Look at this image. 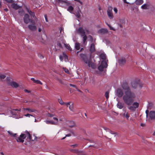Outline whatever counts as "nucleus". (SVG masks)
Wrapping results in <instances>:
<instances>
[{
  "instance_id": "f8f14e48",
  "label": "nucleus",
  "mask_w": 155,
  "mask_h": 155,
  "mask_svg": "<svg viewBox=\"0 0 155 155\" xmlns=\"http://www.w3.org/2000/svg\"><path fill=\"white\" fill-rule=\"evenodd\" d=\"M149 117L152 120H155V112L154 111H150L149 114Z\"/></svg>"
},
{
  "instance_id": "4468645a",
  "label": "nucleus",
  "mask_w": 155,
  "mask_h": 155,
  "mask_svg": "<svg viewBox=\"0 0 155 155\" xmlns=\"http://www.w3.org/2000/svg\"><path fill=\"white\" fill-rule=\"evenodd\" d=\"M87 64L88 66L89 67H91L93 69H94L96 68V66L95 64L92 62L91 60H89L88 63H87Z\"/></svg>"
},
{
  "instance_id": "c9c22d12",
  "label": "nucleus",
  "mask_w": 155,
  "mask_h": 155,
  "mask_svg": "<svg viewBox=\"0 0 155 155\" xmlns=\"http://www.w3.org/2000/svg\"><path fill=\"white\" fill-rule=\"evenodd\" d=\"M128 108L129 110L132 111H135L136 110V107L134 106H132L129 107Z\"/></svg>"
},
{
  "instance_id": "c03bdc74",
  "label": "nucleus",
  "mask_w": 155,
  "mask_h": 155,
  "mask_svg": "<svg viewBox=\"0 0 155 155\" xmlns=\"http://www.w3.org/2000/svg\"><path fill=\"white\" fill-rule=\"evenodd\" d=\"M153 106V104L152 103H149L148 106L147 107V108H148V109H151L152 107Z\"/></svg>"
},
{
  "instance_id": "f704fd0d",
  "label": "nucleus",
  "mask_w": 155,
  "mask_h": 155,
  "mask_svg": "<svg viewBox=\"0 0 155 155\" xmlns=\"http://www.w3.org/2000/svg\"><path fill=\"white\" fill-rule=\"evenodd\" d=\"M6 76L4 74L0 75V81H2V79H5Z\"/></svg>"
},
{
  "instance_id": "49530a36",
  "label": "nucleus",
  "mask_w": 155,
  "mask_h": 155,
  "mask_svg": "<svg viewBox=\"0 0 155 155\" xmlns=\"http://www.w3.org/2000/svg\"><path fill=\"white\" fill-rule=\"evenodd\" d=\"M35 83L38 84H40L41 85L42 84V83L39 80H35Z\"/></svg>"
},
{
  "instance_id": "c85d7f7f",
  "label": "nucleus",
  "mask_w": 155,
  "mask_h": 155,
  "mask_svg": "<svg viewBox=\"0 0 155 155\" xmlns=\"http://www.w3.org/2000/svg\"><path fill=\"white\" fill-rule=\"evenodd\" d=\"M88 37L89 38V40L92 43L93 42H95L96 39H94L92 37L91 35H89Z\"/></svg>"
},
{
  "instance_id": "4d7b16f0",
  "label": "nucleus",
  "mask_w": 155,
  "mask_h": 155,
  "mask_svg": "<svg viewBox=\"0 0 155 155\" xmlns=\"http://www.w3.org/2000/svg\"><path fill=\"white\" fill-rule=\"evenodd\" d=\"M63 57L65 58V59L68 58V56L66 55V54L64 53H63Z\"/></svg>"
},
{
  "instance_id": "4be33fe9",
  "label": "nucleus",
  "mask_w": 155,
  "mask_h": 155,
  "mask_svg": "<svg viewBox=\"0 0 155 155\" xmlns=\"http://www.w3.org/2000/svg\"><path fill=\"white\" fill-rule=\"evenodd\" d=\"M150 5L148 4H145L142 5L141 8L142 9H149Z\"/></svg>"
},
{
  "instance_id": "a878e982",
  "label": "nucleus",
  "mask_w": 155,
  "mask_h": 155,
  "mask_svg": "<svg viewBox=\"0 0 155 155\" xmlns=\"http://www.w3.org/2000/svg\"><path fill=\"white\" fill-rule=\"evenodd\" d=\"M101 65H102V66L105 68H106L107 66V63L104 60L101 61Z\"/></svg>"
},
{
  "instance_id": "423d86ee",
  "label": "nucleus",
  "mask_w": 155,
  "mask_h": 155,
  "mask_svg": "<svg viewBox=\"0 0 155 155\" xmlns=\"http://www.w3.org/2000/svg\"><path fill=\"white\" fill-rule=\"evenodd\" d=\"M126 62V59L125 58L122 57L118 60L119 65L120 66H123L124 65Z\"/></svg>"
},
{
  "instance_id": "f257e3e1",
  "label": "nucleus",
  "mask_w": 155,
  "mask_h": 155,
  "mask_svg": "<svg viewBox=\"0 0 155 155\" xmlns=\"http://www.w3.org/2000/svg\"><path fill=\"white\" fill-rule=\"evenodd\" d=\"M121 87L125 94L123 97L124 103L128 105H131L133 104L136 97L135 94L131 91L128 83L127 82L123 83L121 85Z\"/></svg>"
},
{
  "instance_id": "39448f33",
  "label": "nucleus",
  "mask_w": 155,
  "mask_h": 155,
  "mask_svg": "<svg viewBox=\"0 0 155 155\" xmlns=\"http://www.w3.org/2000/svg\"><path fill=\"white\" fill-rule=\"evenodd\" d=\"M123 90L120 88H118L116 91V95L119 97H121L123 95Z\"/></svg>"
},
{
  "instance_id": "7c9ffc66",
  "label": "nucleus",
  "mask_w": 155,
  "mask_h": 155,
  "mask_svg": "<svg viewBox=\"0 0 155 155\" xmlns=\"http://www.w3.org/2000/svg\"><path fill=\"white\" fill-rule=\"evenodd\" d=\"M80 45L79 43H76L75 45V48L77 50H78L80 49Z\"/></svg>"
},
{
  "instance_id": "393cba45",
  "label": "nucleus",
  "mask_w": 155,
  "mask_h": 155,
  "mask_svg": "<svg viewBox=\"0 0 155 155\" xmlns=\"http://www.w3.org/2000/svg\"><path fill=\"white\" fill-rule=\"evenodd\" d=\"M76 153L78 155H86V153L85 152L82 151H78V152L76 151Z\"/></svg>"
},
{
  "instance_id": "338daca9",
  "label": "nucleus",
  "mask_w": 155,
  "mask_h": 155,
  "mask_svg": "<svg viewBox=\"0 0 155 155\" xmlns=\"http://www.w3.org/2000/svg\"><path fill=\"white\" fill-rule=\"evenodd\" d=\"M114 11L116 13H117V8H114Z\"/></svg>"
},
{
  "instance_id": "6e6d98bb",
  "label": "nucleus",
  "mask_w": 155,
  "mask_h": 155,
  "mask_svg": "<svg viewBox=\"0 0 155 155\" xmlns=\"http://www.w3.org/2000/svg\"><path fill=\"white\" fill-rule=\"evenodd\" d=\"M78 145L77 144H75L74 145H70V147H73V148L76 147L78 146Z\"/></svg>"
},
{
  "instance_id": "1a4fd4ad",
  "label": "nucleus",
  "mask_w": 155,
  "mask_h": 155,
  "mask_svg": "<svg viewBox=\"0 0 155 155\" xmlns=\"http://www.w3.org/2000/svg\"><path fill=\"white\" fill-rule=\"evenodd\" d=\"M131 85L132 87L134 88H136L138 86H140V87H142L139 82L135 81H133L131 83Z\"/></svg>"
},
{
  "instance_id": "9d476101",
  "label": "nucleus",
  "mask_w": 155,
  "mask_h": 155,
  "mask_svg": "<svg viewBox=\"0 0 155 155\" xmlns=\"http://www.w3.org/2000/svg\"><path fill=\"white\" fill-rule=\"evenodd\" d=\"M80 55L81 59L84 61L85 63L87 64L90 60H88L86 55L83 54H81Z\"/></svg>"
},
{
  "instance_id": "6e6552de",
  "label": "nucleus",
  "mask_w": 155,
  "mask_h": 155,
  "mask_svg": "<svg viewBox=\"0 0 155 155\" xmlns=\"http://www.w3.org/2000/svg\"><path fill=\"white\" fill-rule=\"evenodd\" d=\"M77 32L78 33L80 34L81 37H82L84 35H85V30L82 27H79L77 30Z\"/></svg>"
},
{
  "instance_id": "69168bd1",
  "label": "nucleus",
  "mask_w": 155,
  "mask_h": 155,
  "mask_svg": "<svg viewBox=\"0 0 155 155\" xmlns=\"http://www.w3.org/2000/svg\"><path fill=\"white\" fill-rule=\"evenodd\" d=\"M57 45L59 46L60 48H62V45H61V44L60 43H58L57 44Z\"/></svg>"
},
{
  "instance_id": "864d4df0",
  "label": "nucleus",
  "mask_w": 155,
  "mask_h": 155,
  "mask_svg": "<svg viewBox=\"0 0 155 155\" xmlns=\"http://www.w3.org/2000/svg\"><path fill=\"white\" fill-rule=\"evenodd\" d=\"M7 2L9 3H12L13 2V0H5Z\"/></svg>"
},
{
  "instance_id": "37998d69",
  "label": "nucleus",
  "mask_w": 155,
  "mask_h": 155,
  "mask_svg": "<svg viewBox=\"0 0 155 155\" xmlns=\"http://www.w3.org/2000/svg\"><path fill=\"white\" fill-rule=\"evenodd\" d=\"M104 68L102 66V65H100L98 67V70L101 71H103Z\"/></svg>"
},
{
  "instance_id": "e2e57ef3",
  "label": "nucleus",
  "mask_w": 155,
  "mask_h": 155,
  "mask_svg": "<svg viewBox=\"0 0 155 155\" xmlns=\"http://www.w3.org/2000/svg\"><path fill=\"white\" fill-rule=\"evenodd\" d=\"M109 131L112 134H117V133H114V132H113V131L111 130H109Z\"/></svg>"
},
{
  "instance_id": "774afa93",
  "label": "nucleus",
  "mask_w": 155,
  "mask_h": 155,
  "mask_svg": "<svg viewBox=\"0 0 155 155\" xmlns=\"http://www.w3.org/2000/svg\"><path fill=\"white\" fill-rule=\"evenodd\" d=\"M45 19L46 21V22H48V19H47V15H45Z\"/></svg>"
},
{
  "instance_id": "3c124183",
  "label": "nucleus",
  "mask_w": 155,
  "mask_h": 155,
  "mask_svg": "<svg viewBox=\"0 0 155 155\" xmlns=\"http://www.w3.org/2000/svg\"><path fill=\"white\" fill-rule=\"evenodd\" d=\"M63 70L66 73H67L68 74L69 73V71L68 69L65 68H63Z\"/></svg>"
},
{
  "instance_id": "ea45409f",
  "label": "nucleus",
  "mask_w": 155,
  "mask_h": 155,
  "mask_svg": "<svg viewBox=\"0 0 155 155\" xmlns=\"http://www.w3.org/2000/svg\"><path fill=\"white\" fill-rule=\"evenodd\" d=\"M73 9L74 8L72 6H70L68 7V10L71 13V12L73 10Z\"/></svg>"
},
{
  "instance_id": "bb28decb",
  "label": "nucleus",
  "mask_w": 155,
  "mask_h": 155,
  "mask_svg": "<svg viewBox=\"0 0 155 155\" xmlns=\"http://www.w3.org/2000/svg\"><path fill=\"white\" fill-rule=\"evenodd\" d=\"M135 3L137 5H140L143 3V0H136Z\"/></svg>"
},
{
  "instance_id": "8fccbe9b",
  "label": "nucleus",
  "mask_w": 155,
  "mask_h": 155,
  "mask_svg": "<svg viewBox=\"0 0 155 155\" xmlns=\"http://www.w3.org/2000/svg\"><path fill=\"white\" fill-rule=\"evenodd\" d=\"M69 108L71 110H73V103H72L71 104V105L70 104V106H69Z\"/></svg>"
},
{
  "instance_id": "9b49d317",
  "label": "nucleus",
  "mask_w": 155,
  "mask_h": 155,
  "mask_svg": "<svg viewBox=\"0 0 155 155\" xmlns=\"http://www.w3.org/2000/svg\"><path fill=\"white\" fill-rule=\"evenodd\" d=\"M108 32V30L107 29L105 28H101L97 31L98 33L102 35L107 34Z\"/></svg>"
},
{
  "instance_id": "473e14b6",
  "label": "nucleus",
  "mask_w": 155,
  "mask_h": 155,
  "mask_svg": "<svg viewBox=\"0 0 155 155\" xmlns=\"http://www.w3.org/2000/svg\"><path fill=\"white\" fill-rule=\"evenodd\" d=\"M8 133L9 134L11 135L12 137H16V136L17 135V134H13L12 132L9 131H8Z\"/></svg>"
},
{
  "instance_id": "aec40b11",
  "label": "nucleus",
  "mask_w": 155,
  "mask_h": 155,
  "mask_svg": "<svg viewBox=\"0 0 155 155\" xmlns=\"http://www.w3.org/2000/svg\"><path fill=\"white\" fill-rule=\"evenodd\" d=\"M76 126L75 122L73 121H70L69 122V127L70 128L75 127Z\"/></svg>"
},
{
  "instance_id": "20e7f679",
  "label": "nucleus",
  "mask_w": 155,
  "mask_h": 155,
  "mask_svg": "<svg viewBox=\"0 0 155 155\" xmlns=\"http://www.w3.org/2000/svg\"><path fill=\"white\" fill-rule=\"evenodd\" d=\"M26 9L27 12H28L30 15L31 16V18H34L35 21H37L38 20L37 18L35 16V13L34 12H32L29 8H27V7H26Z\"/></svg>"
},
{
  "instance_id": "a211bd4d",
  "label": "nucleus",
  "mask_w": 155,
  "mask_h": 155,
  "mask_svg": "<svg viewBox=\"0 0 155 155\" xmlns=\"http://www.w3.org/2000/svg\"><path fill=\"white\" fill-rule=\"evenodd\" d=\"M16 110H17V109H12L10 110V113L13 116H17L18 114V113L17 112H16L17 111Z\"/></svg>"
},
{
  "instance_id": "f3484780",
  "label": "nucleus",
  "mask_w": 155,
  "mask_h": 155,
  "mask_svg": "<svg viewBox=\"0 0 155 155\" xmlns=\"http://www.w3.org/2000/svg\"><path fill=\"white\" fill-rule=\"evenodd\" d=\"M28 28L32 31H35L37 29L36 26L34 24L30 25H28Z\"/></svg>"
},
{
  "instance_id": "58836bf2",
  "label": "nucleus",
  "mask_w": 155,
  "mask_h": 155,
  "mask_svg": "<svg viewBox=\"0 0 155 155\" xmlns=\"http://www.w3.org/2000/svg\"><path fill=\"white\" fill-rule=\"evenodd\" d=\"M56 80H57L61 84H64V83L63 81L62 80L59 79V78H56Z\"/></svg>"
},
{
  "instance_id": "2eb2a0df",
  "label": "nucleus",
  "mask_w": 155,
  "mask_h": 155,
  "mask_svg": "<svg viewBox=\"0 0 155 155\" xmlns=\"http://www.w3.org/2000/svg\"><path fill=\"white\" fill-rule=\"evenodd\" d=\"M89 50L91 53H93L95 51V45L94 43H92L91 45Z\"/></svg>"
},
{
  "instance_id": "5fc2aeb1",
  "label": "nucleus",
  "mask_w": 155,
  "mask_h": 155,
  "mask_svg": "<svg viewBox=\"0 0 155 155\" xmlns=\"http://www.w3.org/2000/svg\"><path fill=\"white\" fill-rule=\"evenodd\" d=\"M78 150H71V151L73 153H76V151L78 152Z\"/></svg>"
},
{
  "instance_id": "052dcab7",
  "label": "nucleus",
  "mask_w": 155,
  "mask_h": 155,
  "mask_svg": "<svg viewBox=\"0 0 155 155\" xmlns=\"http://www.w3.org/2000/svg\"><path fill=\"white\" fill-rule=\"evenodd\" d=\"M72 103L71 102H69L67 103H65L64 104H65L67 107H68V105H70Z\"/></svg>"
},
{
  "instance_id": "09e8293b",
  "label": "nucleus",
  "mask_w": 155,
  "mask_h": 155,
  "mask_svg": "<svg viewBox=\"0 0 155 155\" xmlns=\"http://www.w3.org/2000/svg\"><path fill=\"white\" fill-rule=\"evenodd\" d=\"M32 140H33V139H32V137L31 136V135L30 136H29L28 140H27L28 142H31Z\"/></svg>"
},
{
  "instance_id": "c756f323",
  "label": "nucleus",
  "mask_w": 155,
  "mask_h": 155,
  "mask_svg": "<svg viewBox=\"0 0 155 155\" xmlns=\"http://www.w3.org/2000/svg\"><path fill=\"white\" fill-rule=\"evenodd\" d=\"M100 58L104 60H105L106 58L105 54L104 53L101 54L100 55Z\"/></svg>"
},
{
  "instance_id": "5701e85b",
  "label": "nucleus",
  "mask_w": 155,
  "mask_h": 155,
  "mask_svg": "<svg viewBox=\"0 0 155 155\" xmlns=\"http://www.w3.org/2000/svg\"><path fill=\"white\" fill-rule=\"evenodd\" d=\"M80 12H81V11L80 9L79 8L76 12L75 14H74L78 18H79L81 17V15L80 14Z\"/></svg>"
},
{
  "instance_id": "72a5a7b5",
  "label": "nucleus",
  "mask_w": 155,
  "mask_h": 155,
  "mask_svg": "<svg viewBox=\"0 0 155 155\" xmlns=\"http://www.w3.org/2000/svg\"><path fill=\"white\" fill-rule=\"evenodd\" d=\"M23 109L24 110H28V111L31 112H34L35 111V110L34 109H30L28 108H23Z\"/></svg>"
},
{
  "instance_id": "f03ea898",
  "label": "nucleus",
  "mask_w": 155,
  "mask_h": 155,
  "mask_svg": "<svg viewBox=\"0 0 155 155\" xmlns=\"http://www.w3.org/2000/svg\"><path fill=\"white\" fill-rule=\"evenodd\" d=\"M24 21L26 24H28L30 21L31 23H34L35 21L32 19H30L29 15L27 14H25L23 18Z\"/></svg>"
},
{
  "instance_id": "603ef678",
  "label": "nucleus",
  "mask_w": 155,
  "mask_h": 155,
  "mask_svg": "<svg viewBox=\"0 0 155 155\" xmlns=\"http://www.w3.org/2000/svg\"><path fill=\"white\" fill-rule=\"evenodd\" d=\"M59 30L60 31V33L61 34H63L64 33L63 29L62 28H59Z\"/></svg>"
},
{
  "instance_id": "dca6fc26",
  "label": "nucleus",
  "mask_w": 155,
  "mask_h": 155,
  "mask_svg": "<svg viewBox=\"0 0 155 155\" xmlns=\"http://www.w3.org/2000/svg\"><path fill=\"white\" fill-rule=\"evenodd\" d=\"M55 2L58 4H68V1L67 0H55Z\"/></svg>"
},
{
  "instance_id": "0eeeda50",
  "label": "nucleus",
  "mask_w": 155,
  "mask_h": 155,
  "mask_svg": "<svg viewBox=\"0 0 155 155\" xmlns=\"http://www.w3.org/2000/svg\"><path fill=\"white\" fill-rule=\"evenodd\" d=\"M112 8L111 6H110L108 7V9L107 10V14L110 19H112L113 18V15L112 13Z\"/></svg>"
},
{
  "instance_id": "e433bc0d",
  "label": "nucleus",
  "mask_w": 155,
  "mask_h": 155,
  "mask_svg": "<svg viewBox=\"0 0 155 155\" xmlns=\"http://www.w3.org/2000/svg\"><path fill=\"white\" fill-rule=\"evenodd\" d=\"M25 134L26 135V137H27V140H28V139L29 138V136H30L31 134L29 133L27 131H26L25 132Z\"/></svg>"
},
{
  "instance_id": "4c0bfd02",
  "label": "nucleus",
  "mask_w": 155,
  "mask_h": 155,
  "mask_svg": "<svg viewBox=\"0 0 155 155\" xmlns=\"http://www.w3.org/2000/svg\"><path fill=\"white\" fill-rule=\"evenodd\" d=\"M133 105H134V107H136V109L139 107V104L137 102H135L133 104Z\"/></svg>"
},
{
  "instance_id": "412c9836",
  "label": "nucleus",
  "mask_w": 155,
  "mask_h": 155,
  "mask_svg": "<svg viewBox=\"0 0 155 155\" xmlns=\"http://www.w3.org/2000/svg\"><path fill=\"white\" fill-rule=\"evenodd\" d=\"M124 104L120 102H118V103L117 104V107L119 109H122L124 106Z\"/></svg>"
},
{
  "instance_id": "7ed1b4c3",
  "label": "nucleus",
  "mask_w": 155,
  "mask_h": 155,
  "mask_svg": "<svg viewBox=\"0 0 155 155\" xmlns=\"http://www.w3.org/2000/svg\"><path fill=\"white\" fill-rule=\"evenodd\" d=\"M15 137L18 142L23 143L24 142V139L26 137V136L25 134H22L19 137H17L16 136Z\"/></svg>"
},
{
  "instance_id": "bf43d9fd",
  "label": "nucleus",
  "mask_w": 155,
  "mask_h": 155,
  "mask_svg": "<svg viewBox=\"0 0 155 155\" xmlns=\"http://www.w3.org/2000/svg\"><path fill=\"white\" fill-rule=\"evenodd\" d=\"M54 116L53 114H51L50 113H48L47 116L49 117H51Z\"/></svg>"
},
{
  "instance_id": "79ce46f5",
  "label": "nucleus",
  "mask_w": 155,
  "mask_h": 155,
  "mask_svg": "<svg viewBox=\"0 0 155 155\" xmlns=\"http://www.w3.org/2000/svg\"><path fill=\"white\" fill-rule=\"evenodd\" d=\"M109 91H106L105 94V96L107 99H108L109 97Z\"/></svg>"
},
{
  "instance_id": "b1692460",
  "label": "nucleus",
  "mask_w": 155,
  "mask_h": 155,
  "mask_svg": "<svg viewBox=\"0 0 155 155\" xmlns=\"http://www.w3.org/2000/svg\"><path fill=\"white\" fill-rule=\"evenodd\" d=\"M82 37H83V41L84 44H86L87 43L86 40L87 39V36L85 34Z\"/></svg>"
},
{
  "instance_id": "680f3d73",
  "label": "nucleus",
  "mask_w": 155,
  "mask_h": 155,
  "mask_svg": "<svg viewBox=\"0 0 155 155\" xmlns=\"http://www.w3.org/2000/svg\"><path fill=\"white\" fill-rule=\"evenodd\" d=\"M34 136L35 137V138L33 139V140H32V141H34V140H37V139H38V137L35 136V135H34Z\"/></svg>"
},
{
  "instance_id": "13d9d810",
  "label": "nucleus",
  "mask_w": 155,
  "mask_h": 155,
  "mask_svg": "<svg viewBox=\"0 0 155 155\" xmlns=\"http://www.w3.org/2000/svg\"><path fill=\"white\" fill-rule=\"evenodd\" d=\"M108 25L110 29V30L115 31V29H114L110 25Z\"/></svg>"
},
{
  "instance_id": "0e129e2a",
  "label": "nucleus",
  "mask_w": 155,
  "mask_h": 155,
  "mask_svg": "<svg viewBox=\"0 0 155 155\" xmlns=\"http://www.w3.org/2000/svg\"><path fill=\"white\" fill-rule=\"evenodd\" d=\"M70 86H72L73 87H75L76 88V89H77V88L76 86L75 85H74V84H70Z\"/></svg>"
},
{
  "instance_id": "ddd939ff",
  "label": "nucleus",
  "mask_w": 155,
  "mask_h": 155,
  "mask_svg": "<svg viewBox=\"0 0 155 155\" xmlns=\"http://www.w3.org/2000/svg\"><path fill=\"white\" fill-rule=\"evenodd\" d=\"M8 84L9 85L15 88H17L19 86L18 84L15 81L9 82Z\"/></svg>"
},
{
  "instance_id": "a19ab883",
  "label": "nucleus",
  "mask_w": 155,
  "mask_h": 155,
  "mask_svg": "<svg viewBox=\"0 0 155 155\" xmlns=\"http://www.w3.org/2000/svg\"><path fill=\"white\" fill-rule=\"evenodd\" d=\"M58 101L59 102V103L61 104V105H64V104H65V103H64L63 101L61 99H61H58Z\"/></svg>"
},
{
  "instance_id": "6ab92c4d",
  "label": "nucleus",
  "mask_w": 155,
  "mask_h": 155,
  "mask_svg": "<svg viewBox=\"0 0 155 155\" xmlns=\"http://www.w3.org/2000/svg\"><path fill=\"white\" fill-rule=\"evenodd\" d=\"M12 7L14 9L16 10L18 9L21 8L20 6L17 5V4L13 3L12 5Z\"/></svg>"
},
{
  "instance_id": "de8ad7c7",
  "label": "nucleus",
  "mask_w": 155,
  "mask_h": 155,
  "mask_svg": "<svg viewBox=\"0 0 155 155\" xmlns=\"http://www.w3.org/2000/svg\"><path fill=\"white\" fill-rule=\"evenodd\" d=\"M124 116L127 119H128V118L129 117V115L127 112L126 113H124Z\"/></svg>"
},
{
  "instance_id": "cd10ccee",
  "label": "nucleus",
  "mask_w": 155,
  "mask_h": 155,
  "mask_svg": "<svg viewBox=\"0 0 155 155\" xmlns=\"http://www.w3.org/2000/svg\"><path fill=\"white\" fill-rule=\"evenodd\" d=\"M18 12L21 16H22L24 14V10L22 8H20L18 11Z\"/></svg>"
},
{
  "instance_id": "a18cd8bd",
  "label": "nucleus",
  "mask_w": 155,
  "mask_h": 155,
  "mask_svg": "<svg viewBox=\"0 0 155 155\" xmlns=\"http://www.w3.org/2000/svg\"><path fill=\"white\" fill-rule=\"evenodd\" d=\"M64 45L65 47L69 50H71V48L69 44H64Z\"/></svg>"
},
{
  "instance_id": "2f4dec72",
  "label": "nucleus",
  "mask_w": 155,
  "mask_h": 155,
  "mask_svg": "<svg viewBox=\"0 0 155 155\" xmlns=\"http://www.w3.org/2000/svg\"><path fill=\"white\" fill-rule=\"evenodd\" d=\"M46 123L47 124H55V123L53 121L46 120Z\"/></svg>"
}]
</instances>
